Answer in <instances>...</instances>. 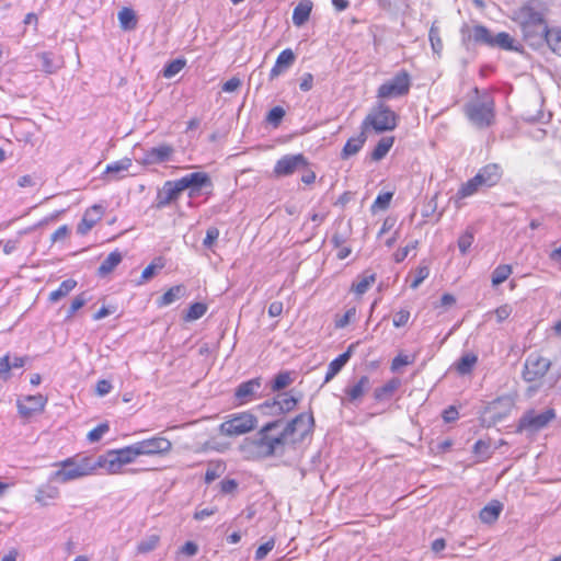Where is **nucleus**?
Here are the masks:
<instances>
[{"mask_svg":"<svg viewBox=\"0 0 561 561\" xmlns=\"http://www.w3.org/2000/svg\"><path fill=\"white\" fill-rule=\"evenodd\" d=\"M289 445L283 430V421L266 423L254 436L243 439L239 449L249 460L265 459L282 456Z\"/></svg>","mask_w":561,"mask_h":561,"instance_id":"obj_1","label":"nucleus"},{"mask_svg":"<svg viewBox=\"0 0 561 561\" xmlns=\"http://www.w3.org/2000/svg\"><path fill=\"white\" fill-rule=\"evenodd\" d=\"M513 19L519 25L527 45L533 48H540L545 45L550 28L538 3H525L514 12Z\"/></svg>","mask_w":561,"mask_h":561,"instance_id":"obj_2","label":"nucleus"},{"mask_svg":"<svg viewBox=\"0 0 561 561\" xmlns=\"http://www.w3.org/2000/svg\"><path fill=\"white\" fill-rule=\"evenodd\" d=\"M461 39L466 46L471 43L485 45L491 48H501L504 50H516L514 38L506 32H500L495 35L483 25H474L472 27L463 26L461 28Z\"/></svg>","mask_w":561,"mask_h":561,"instance_id":"obj_3","label":"nucleus"},{"mask_svg":"<svg viewBox=\"0 0 561 561\" xmlns=\"http://www.w3.org/2000/svg\"><path fill=\"white\" fill-rule=\"evenodd\" d=\"M56 466L60 467L51 476L50 480L67 483L94 473L93 458L88 456L69 457Z\"/></svg>","mask_w":561,"mask_h":561,"instance_id":"obj_4","label":"nucleus"},{"mask_svg":"<svg viewBox=\"0 0 561 561\" xmlns=\"http://www.w3.org/2000/svg\"><path fill=\"white\" fill-rule=\"evenodd\" d=\"M398 124V115L385 104H379L375 107L363 121V131H368L370 128L376 133H383L393 130Z\"/></svg>","mask_w":561,"mask_h":561,"instance_id":"obj_5","label":"nucleus"},{"mask_svg":"<svg viewBox=\"0 0 561 561\" xmlns=\"http://www.w3.org/2000/svg\"><path fill=\"white\" fill-rule=\"evenodd\" d=\"M134 457L128 446L112 449L93 460V470L103 469L107 474H118L125 465L133 463Z\"/></svg>","mask_w":561,"mask_h":561,"instance_id":"obj_6","label":"nucleus"},{"mask_svg":"<svg viewBox=\"0 0 561 561\" xmlns=\"http://www.w3.org/2000/svg\"><path fill=\"white\" fill-rule=\"evenodd\" d=\"M465 113L472 125L480 129L488 128L495 119L494 102L489 96L471 101L466 105Z\"/></svg>","mask_w":561,"mask_h":561,"instance_id":"obj_7","label":"nucleus"},{"mask_svg":"<svg viewBox=\"0 0 561 561\" xmlns=\"http://www.w3.org/2000/svg\"><path fill=\"white\" fill-rule=\"evenodd\" d=\"M257 426V417L250 412L232 414L219 425V432L225 436H240L250 433Z\"/></svg>","mask_w":561,"mask_h":561,"instance_id":"obj_8","label":"nucleus"},{"mask_svg":"<svg viewBox=\"0 0 561 561\" xmlns=\"http://www.w3.org/2000/svg\"><path fill=\"white\" fill-rule=\"evenodd\" d=\"M136 460L139 456H163L171 451L172 443L164 436L156 435L128 446Z\"/></svg>","mask_w":561,"mask_h":561,"instance_id":"obj_9","label":"nucleus"},{"mask_svg":"<svg viewBox=\"0 0 561 561\" xmlns=\"http://www.w3.org/2000/svg\"><path fill=\"white\" fill-rule=\"evenodd\" d=\"M411 88V77L405 70H401L391 79L385 81L377 90L379 99H394L407 95Z\"/></svg>","mask_w":561,"mask_h":561,"instance_id":"obj_10","label":"nucleus"},{"mask_svg":"<svg viewBox=\"0 0 561 561\" xmlns=\"http://www.w3.org/2000/svg\"><path fill=\"white\" fill-rule=\"evenodd\" d=\"M314 419L311 413H301L294 417L290 422L284 424L283 430L289 444H296L302 440L312 432Z\"/></svg>","mask_w":561,"mask_h":561,"instance_id":"obj_11","label":"nucleus"},{"mask_svg":"<svg viewBox=\"0 0 561 561\" xmlns=\"http://www.w3.org/2000/svg\"><path fill=\"white\" fill-rule=\"evenodd\" d=\"M178 181L182 192L188 191L190 198L198 197L204 190H206L207 194H210L213 190L211 178L206 172H193L178 179Z\"/></svg>","mask_w":561,"mask_h":561,"instance_id":"obj_12","label":"nucleus"},{"mask_svg":"<svg viewBox=\"0 0 561 561\" xmlns=\"http://www.w3.org/2000/svg\"><path fill=\"white\" fill-rule=\"evenodd\" d=\"M551 367V360L541 354L531 353L524 363L523 378L527 382H535L545 377Z\"/></svg>","mask_w":561,"mask_h":561,"instance_id":"obj_13","label":"nucleus"},{"mask_svg":"<svg viewBox=\"0 0 561 561\" xmlns=\"http://www.w3.org/2000/svg\"><path fill=\"white\" fill-rule=\"evenodd\" d=\"M305 165H307V159L302 153L286 154L276 161L273 172L276 178L288 176L300 171Z\"/></svg>","mask_w":561,"mask_h":561,"instance_id":"obj_14","label":"nucleus"},{"mask_svg":"<svg viewBox=\"0 0 561 561\" xmlns=\"http://www.w3.org/2000/svg\"><path fill=\"white\" fill-rule=\"evenodd\" d=\"M514 408V400L511 396H502L490 402L485 409V415H489L492 423L501 422Z\"/></svg>","mask_w":561,"mask_h":561,"instance_id":"obj_15","label":"nucleus"},{"mask_svg":"<svg viewBox=\"0 0 561 561\" xmlns=\"http://www.w3.org/2000/svg\"><path fill=\"white\" fill-rule=\"evenodd\" d=\"M262 388V379L260 377L241 382L234 391V400L237 405H243L260 398L257 396Z\"/></svg>","mask_w":561,"mask_h":561,"instance_id":"obj_16","label":"nucleus"},{"mask_svg":"<svg viewBox=\"0 0 561 561\" xmlns=\"http://www.w3.org/2000/svg\"><path fill=\"white\" fill-rule=\"evenodd\" d=\"M174 153V148L171 145L162 144L145 150L142 157L138 162L142 165H154L171 160Z\"/></svg>","mask_w":561,"mask_h":561,"instance_id":"obj_17","label":"nucleus"},{"mask_svg":"<svg viewBox=\"0 0 561 561\" xmlns=\"http://www.w3.org/2000/svg\"><path fill=\"white\" fill-rule=\"evenodd\" d=\"M556 417L552 409L546 410L541 413L528 412L522 419L519 426L522 428L539 431L543 428L550 421Z\"/></svg>","mask_w":561,"mask_h":561,"instance_id":"obj_18","label":"nucleus"},{"mask_svg":"<svg viewBox=\"0 0 561 561\" xmlns=\"http://www.w3.org/2000/svg\"><path fill=\"white\" fill-rule=\"evenodd\" d=\"M298 403V399L285 392L272 401H266L260 405L262 410L268 409L271 414H284L293 411Z\"/></svg>","mask_w":561,"mask_h":561,"instance_id":"obj_19","label":"nucleus"},{"mask_svg":"<svg viewBox=\"0 0 561 561\" xmlns=\"http://www.w3.org/2000/svg\"><path fill=\"white\" fill-rule=\"evenodd\" d=\"M47 398L43 394L26 396L23 400L18 401L19 413L24 417H30L35 413L44 411Z\"/></svg>","mask_w":561,"mask_h":561,"instance_id":"obj_20","label":"nucleus"},{"mask_svg":"<svg viewBox=\"0 0 561 561\" xmlns=\"http://www.w3.org/2000/svg\"><path fill=\"white\" fill-rule=\"evenodd\" d=\"M182 193L178 180L164 182L162 188L158 192L156 207L161 209L176 201Z\"/></svg>","mask_w":561,"mask_h":561,"instance_id":"obj_21","label":"nucleus"},{"mask_svg":"<svg viewBox=\"0 0 561 561\" xmlns=\"http://www.w3.org/2000/svg\"><path fill=\"white\" fill-rule=\"evenodd\" d=\"M103 216V207L100 205H93L88 208L77 227V232L81 236L87 234Z\"/></svg>","mask_w":561,"mask_h":561,"instance_id":"obj_22","label":"nucleus"},{"mask_svg":"<svg viewBox=\"0 0 561 561\" xmlns=\"http://www.w3.org/2000/svg\"><path fill=\"white\" fill-rule=\"evenodd\" d=\"M296 56L290 48L282 50L275 61V65L270 71L268 78L271 81L287 71L295 62Z\"/></svg>","mask_w":561,"mask_h":561,"instance_id":"obj_23","label":"nucleus"},{"mask_svg":"<svg viewBox=\"0 0 561 561\" xmlns=\"http://www.w3.org/2000/svg\"><path fill=\"white\" fill-rule=\"evenodd\" d=\"M369 388L370 380L368 376H362L354 385H350L344 389L345 399L351 403H357Z\"/></svg>","mask_w":561,"mask_h":561,"instance_id":"obj_24","label":"nucleus"},{"mask_svg":"<svg viewBox=\"0 0 561 561\" xmlns=\"http://www.w3.org/2000/svg\"><path fill=\"white\" fill-rule=\"evenodd\" d=\"M502 174V169L499 164L490 163L481 168L476 175L483 187H492L500 182Z\"/></svg>","mask_w":561,"mask_h":561,"instance_id":"obj_25","label":"nucleus"},{"mask_svg":"<svg viewBox=\"0 0 561 561\" xmlns=\"http://www.w3.org/2000/svg\"><path fill=\"white\" fill-rule=\"evenodd\" d=\"M354 348V344L350 345L348 350L344 352L343 354L339 355L336 358H334L328 366V370L324 377V381L328 382L331 379H333L341 369L346 365L348 359L351 358L352 351Z\"/></svg>","mask_w":561,"mask_h":561,"instance_id":"obj_26","label":"nucleus"},{"mask_svg":"<svg viewBox=\"0 0 561 561\" xmlns=\"http://www.w3.org/2000/svg\"><path fill=\"white\" fill-rule=\"evenodd\" d=\"M312 2L310 0L300 1L294 9L293 23L296 26H302L310 18Z\"/></svg>","mask_w":561,"mask_h":561,"instance_id":"obj_27","label":"nucleus"},{"mask_svg":"<svg viewBox=\"0 0 561 561\" xmlns=\"http://www.w3.org/2000/svg\"><path fill=\"white\" fill-rule=\"evenodd\" d=\"M401 387V380L399 378H391L383 386L378 387L374 391V398L377 401H385L390 399L393 393Z\"/></svg>","mask_w":561,"mask_h":561,"instance_id":"obj_28","label":"nucleus"},{"mask_svg":"<svg viewBox=\"0 0 561 561\" xmlns=\"http://www.w3.org/2000/svg\"><path fill=\"white\" fill-rule=\"evenodd\" d=\"M366 131H360V134L356 137L350 138L344 145L341 157L342 159H348L352 156H355L364 146L366 141Z\"/></svg>","mask_w":561,"mask_h":561,"instance_id":"obj_29","label":"nucleus"},{"mask_svg":"<svg viewBox=\"0 0 561 561\" xmlns=\"http://www.w3.org/2000/svg\"><path fill=\"white\" fill-rule=\"evenodd\" d=\"M123 255L119 251H113L111 252L101 263V265L98 268L99 276H105L110 273H112L117 265L122 262Z\"/></svg>","mask_w":561,"mask_h":561,"instance_id":"obj_30","label":"nucleus"},{"mask_svg":"<svg viewBox=\"0 0 561 561\" xmlns=\"http://www.w3.org/2000/svg\"><path fill=\"white\" fill-rule=\"evenodd\" d=\"M502 508L503 505L499 501H492L480 511V519L485 524H492L499 518Z\"/></svg>","mask_w":561,"mask_h":561,"instance_id":"obj_31","label":"nucleus"},{"mask_svg":"<svg viewBox=\"0 0 561 561\" xmlns=\"http://www.w3.org/2000/svg\"><path fill=\"white\" fill-rule=\"evenodd\" d=\"M59 497V489L51 484L41 485L36 490L35 500L41 505H47L48 501Z\"/></svg>","mask_w":561,"mask_h":561,"instance_id":"obj_32","label":"nucleus"},{"mask_svg":"<svg viewBox=\"0 0 561 561\" xmlns=\"http://www.w3.org/2000/svg\"><path fill=\"white\" fill-rule=\"evenodd\" d=\"M186 293V288L184 285H175L168 289L158 300L159 307H165L178 299L182 298Z\"/></svg>","mask_w":561,"mask_h":561,"instance_id":"obj_33","label":"nucleus"},{"mask_svg":"<svg viewBox=\"0 0 561 561\" xmlns=\"http://www.w3.org/2000/svg\"><path fill=\"white\" fill-rule=\"evenodd\" d=\"M394 137H382L371 152V160L379 161L386 157L391 147L393 146Z\"/></svg>","mask_w":561,"mask_h":561,"instance_id":"obj_34","label":"nucleus"},{"mask_svg":"<svg viewBox=\"0 0 561 561\" xmlns=\"http://www.w3.org/2000/svg\"><path fill=\"white\" fill-rule=\"evenodd\" d=\"M77 286V282L72 278H68L59 285V287L56 290H53L49 294V301L50 302H57L61 298L66 297L70 291H72Z\"/></svg>","mask_w":561,"mask_h":561,"instance_id":"obj_35","label":"nucleus"},{"mask_svg":"<svg viewBox=\"0 0 561 561\" xmlns=\"http://www.w3.org/2000/svg\"><path fill=\"white\" fill-rule=\"evenodd\" d=\"M119 25L125 31H131L137 26V18L133 9L123 8L118 12Z\"/></svg>","mask_w":561,"mask_h":561,"instance_id":"obj_36","label":"nucleus"},{"mask_svg":"<svg viewBox=\"0 0 561 561\" xmlns=\"http://www.w3.org/2000/svg\"><path fill=\"white\" fill-rule=\"evenodd\" d=\"M478 363V356L473 353L462 355L456 363V369L460 375L470 374Z\"/></svg>","mask_w":561,"mask_h":561,"instance_id":"obj_37","label":"nucleus"},{"mask_svg":"<svg viewBox=\"0 0 561 561\" xmlns=\"http://www.w3.org/2000/svg\"><path fill=\"white\" fill-rule=\"evenodd\" d=\"M480 187H483L479 178L474 175L472 179L463 183L457 192L459 198H466L476 194Z\"/></svg>","mask_w":561,"mask_h":561,"instance_id":"obj_38","label":"nucleus"},{"mask_svg":"<svg viewBox=\"0 0 561 561\" xmlns=\"http://www.w3.org/2000/svg\"><path fill=\"white\" fill-rule=\"evenodd\" d=\"M513 268L510 264H501L492 272V286H499L504 283L512 274Z\"/></svg>","mask_w":561,"mask_h":561,"instance_id":"obj_39","label":"nucleus"},{"mask_svg":"<svg viewBox=\"0 0 561 561\" xmlns=\"http://www.w3.org/2000/svg\"><path fill=\"white\" fill-rule=\"evenodd\" d=\"M545 44H547L554 54L561 57V27L550 28Z\"/></svg>","mask_w":561,"mask_h":561,"instance_id":"obj_40","label":"nucleus"},{"mask_svg":"<svg viewBox=\"0 0 561 561\" xmlns=\"http://www.w3.org/2000/svg\"><path fill=\"white\" fill-rule=\"evenodd\" d=\"M164 266V262L161 257L154 259L141 273L140 279L138 280V285H142L152 278L157 272V270H161Z\"/></svg>","mask_w":561,"mask_h":561,"instance_id":"obj_41","label":"nucleus"},{"mask_svg":"<svg viewBox=\"0 0 561 561\" xmlns=\"http://www.w3.org/2000/svg\"><path fill=\"white\" fill-rule=\"evenodd\" d=\"M160 537L158 535H149L138 542L137 552L140 554L149 553L158 547Z\"/></svg>","mask_w":561,"mask_h":561,"instance_id":"obj_42","label":"nucleus"},{"mask_svg":"<svg viewBox=\"0 0 561 561\" xmlns=\"http://www.w3.org/2000/svg\"><path fill=\"white\" fill-rule=\"evenodd\" d=\"M375 280H376L375 274L364 275L356 283L353 284L352 290L356 295L362 296L368 290V288L375 283Z\"/></svg>","mask_w":561,"mask_h":561,"instance_id":"obj_43","label":"nucleus"},{"mask_svg":"<svg viewBox=\"0 0 561 561\" xmlns=\"http://www.w3.org/2000/svg\"><path fill=\"white\" fill-rule=\"evenodd\" d=\"M207 311V306L203 302H194L187 309L184 320L185 321H195L202 318Z\"/></svg>","mask_w":561,"mask_h":561,"instance_id":"obj_44","label":"nucleus"},{"mask_svg":"<svg viewBox=\"0 0 561 561\" xmlns=\"http://www.w3.org/2000/svg\"><path fill=\"white\" fill-rule=\"evenodd\" d=\"M293 381L294 378L291 377V373L282 371L275 376L271 388L273 391H279L288 387Z\"/></svg>","mask_w":561,"mask_h":561,"instance_id":"obj_45","label":"nucleus"},{"mask_svg":"<svg viewBox=\"0 0 561 561\" xmlns=\"http://www.w3.org/2000/svg\"><path fill=\"white\" fill-rule=\"evenodd\" d=\"M428 37L433 51L437 55H440L443 50V41L439 35V27L436 25V23L432 24L428 32Z\"/></svg>","mask_w":561,"mask_h":561,"instance_id":"obj_46","label":"nucleus"},{"mask_svg":"<svg viewBox=\"0 0 561 561\" xmlns=\"http://www.w3.org/2000/svg\"><path fill=\"white\" fill-rule=\"evenodd\" d=\"M131 165V160L129 158H124L122 160L115 161L106 165L105 172L108 174H118L121 172L127 171Z\"/></svg>","mask_w":561,"mask_h":561,"instance_id":"obj_47","label":"nucleus"},{"mask_svg":"<svg viewBox=\"0 0 561 561\" xmlns=\"http://www.w3.org/2000/svg\"><path fill=\"white\" fill-rule=\"evenodd\" d=\"M513 306L510 304H504L494 309L493 311L489 312L488 316L493 314L495 317V320L497 323H502L505 320H507L511 314L513 313Z\"/></svg>","mask_w":561,"mask_h":561,"instance_id":"obj_48","label":"nucleus"},{"mask_svg":"<svg viewBox=\"0 0 561 561\" xmlns=\"http://www.w3.org/2000/svg\"><path fill=\"white\" fill-rule=\"evenodd\" d=\"M185 66V60L174 59L163 68V77L172 78L178 75Z\"/></svg>","mask_w":561,"mask_h":561,"instance_id":"obj_49","label":"nucleus"},{"mask_svg":"<svg viewBox=\"0 0 561 561\" xmlns=\"http://www.w3.org/2000/svg\"><path fill=\"white\" fill-rule=\"evenodd\" d=\"M392 196H393V194L391 192H386V193L379 194L376 197L375 202L373 203L371 209L374 211L387 209L390 205Z\"/></svg>","mask_w":561,"mask_h":561,"instance_id":"obj_50","label":"nucleus"},{"mask_svg":"<svg viewBox=\"0 0 561 561\" xmlns=\"http://www.w3.org/2000/svg\"><path fill=\"white\" fill-rule=\"evenodd\" d=\"M87 301L88 298L85 297L84 293L76 296L68 309L66 319H71L75 316V313L87 304Z\"/></svg>","mask_w":561,"mask_h":561,"instance_id":"obj_51","label":"nucleus"},{"mask_svg":"<svg viewBox=\"0 0 561 561\" xmlns=\"http://www.w3.org/2000/svg\"><path fill=\"white\" fill-rule=\"evenodd\" d=\"M356 308L352 307L345 311V313L335 320V328L343 329L348 325L356 317Z\"/></svg>","mask_w":561,"mask_h":561,"instance_id":"obj_52","label":"nucleus"},{"mask_svg":"<svg viewBox=\"0 0 561 561\" xmlns=\"http://www.w3.org/2000/svg\"><path fill=\"white\" fill-rule=\"evenodd\" d=\"M284 116H285V110L282 106H275L267 113L266 121L271 125L276 127L280 124Z\"/></svg>","mask_w":561,"mask_h":561,"instance_id":"obj_53","label":"nucleus"},{"mask_svg":"<svg viewBox=\"0 0 561 561\" xmlns=\"http://www.w3.org/2000/svg\"><path fill=\"white\" fill-rule=\"evenodd\" d=\"M473 240L474 236L471 231L467 230L465 233H462L458 239L459 251L462 254H466L470 247L472 245Z\"/></svg>","mask_w":561,"mask_h":561,"instance_id":"obj_54","label":"nucleus"},{"mask_svg":"<svg viewBox=\"0 0 561 561\" xmlns=\"http://www.w3.org/2000/svg\"><path fill=\"white\" fill-rule=\"evenodd\" d=\"M39 58L42 60L43 70L46 73L51 75L57 71L58 67L54 64L50 53L44 51L39 55Z\"/></svg>","mask_w":561,"mask_h":561,"instance_id":"obj_55","label":"nucleus"},{"mask_svg":"<svg viewBox=\"0 0 561 561\" xmlns=\"http://www.w3.org/2000/svg\"><path fill=\"white\" fill-rule=\"evenodd\" d=\"M108 430L110 427L106 423L99 424L96 427H94L88 433L87 437L91 443L99 442L102 438V436L108 432Z\"/></svg>","mask_w":561,"mask_h":561,"instance_id":"obj_56","label":"nucleus"},{"mask_svg":"<svg viewBox=\"0 0 561 561\" xmlns=\"http://www.w3.org/2000/svg\"><path fill=\"white\" fill-rule=\"evenodd\" d=\"M430 275V270L426 265L419 266L415 271L414 279L411 283V287L416 289L424 279Z\"/></svg>","mask_w":561,"mask_h":561,"instance_id":"obj_57","label":"nucleus"},{"mask_svg":"<svg viewBox=\"0 0 561 561\" xmlns=\"http://www.w3.org/2000/svg\"><path fill=\"white\" fill-rule=\"evenodd\" d=\"M274 547H275L274 539H270L266 542H264L263 545H261L255 551V560L264 559L267 556V553L273 550Z\"/></svg>","mask_w":561,"mask_h":561,"instance_id":"obj_58","label":"nucleus"},{"mask_svg":"<svg viewBox=\"0 0 561 561\" xmlns=\"http://www.w3.org/2000/svg\"><path fill=\"white\" fill-rule=\"evenodd\" d=\"M218 238L219 230L216 227H209L206 231V237L203 240V245L205 248H211Z\"/></svg>","mask_w":561,"mask_h":561,"instance_id":"obj_59","label":"nucleus"},{"mask_svg":"<svg viewBox=\"0 0 561 561\" xmlns=\"http://www.w3.org/2000/svg\"><path fill=\"white\" fill-rule=\"evenodd\" d=\"M413 363V358L408 355L399 354L392 359L391 370L397 371L400 367L407 366Z\"/></svg>","mask_w":561,"mask_h":561,"instance_id":"obj_60","label":"nucleus"},{"mask_svg":"<svg viewBox=\"0 0 561 561\" xmlns=\"http://www.w3.org/2000/svg\"><path fill=\"white\" fill-rule=\"evenodd\" d=\"M417 245V241L411 242L410 244L405 245L404 248H401L397 250L393 254L396 262H402L409 254L411 250H415Z\"/></svg>","mask_w":561,"mask_h":561,"instance_id":"obj_61","label":"nucleus"},{"mask_svg":"<svg viewBox=\"0 0 561 561\" xmlns=\"http://www.w3.org/2000/svg\"><path fill=\"white\" fill-rule=\"evenodd\" d=\"M10 356L9 354L0 357V378L7 380L10 377Z\"/></svg>","mask_w":561,"mask_h":561,"instance_id":"obj_62","label":"nucleus"},{"mask_svg":"<svg viewBox=\"0 0 561 561\" xmlns=\"http://www.w3.org/2000/svg\"><path fill=\"white\" fill-rule=\"evenodd\" d=\"M300 172H302V174H301V182L302 183H305L307 185L314 183V181H316V173L310 168V163L308 161H307V165L301 168Z\"/></svg>","mask_w":561,"mask_h":561,"instance_id":"obj_63","label":"nucleus"},{"mask_svg":"<svg viewBox=\"0 0 561 561\" xmlns=\"http://www.w3.org/2000/svg\"><path fill=\"white\" fill-rule=\"evenodd\" d=\"M410 319V312L408 310H400L393 317V325L396 328L403 327Z\"/></svg>","mask_w":561,"mask_h":561,"instance_id":"obj_64","label":"nucleus"}]
</instances>
